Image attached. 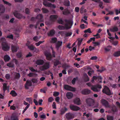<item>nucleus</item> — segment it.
Returning <instances> with one entry per match:
<instances>
[{"label": "nucleus", "instance_id": "f257e3e1", "mask_svg": "<svg viewBox=\"0 0 120 120\" xmlns=\"http://www.w3.org/2000/svg\"><path fill=\"white\" fill-rule=\"evenodd\" d=\"M64 22L66 23L65 27L63 26L59 25L58 26V28L59 29L62 30L65 29H69L71 28L73 23L72 20H65Z\"/></svg>", "mask_w": 120, "mask_h": 120}, {"label": "nucleus", "instance_id": "f03ea898", "mask_svg": "<svg viewBox=\"0 0 120 120\" xmlns=\"http://www.w3.org/2000/svg\"><path fill=\"white\" fill-rule=\"evenodd\" d=\"M1 41L2 42V48L3 50L5 51H8L10 48V46L5 41V39L4 38L1 39Z\"/></svg>", "mask_w": 120, "mask_h": 120}, {"label": "nucleus", "instance_id": "7ed1b4c3", "mask_svg": "<svg viewBox=\"0 0 120 120\" xmlns=\"http://www.w3.org/2000/svg\"><path fill=\"white\" fill-rule=\"evenodd\" d=\"M51 48L52 50V56L50 53L47 51H45L44 52V54L46 57L47 59L48 60H50L51 59L52 57H55V52L53 51V48L51 47Z\"/></svg>", "mask_w": 120, "mask_h": 120}, {"label": "nucleus", "instance_id": "20e7f679", "mask_svg": "<svg viewBox=\"0 0 120 120\" xmlns=\"http://www.w3.org/2000/svg\"><path fill=\"white\" fill-rule=\"evenodd\" d=\"M102 92L103 93L109 95L113 94V93L111 91L109 88L106 86H105L104 89L103 90Z\"/></svg>", "mask_w": 120, "mask_h": 120}, {"label": "nucleus", "instance_id": "39448f33", "mask_svg": "<svg viewBox=\"0 0 120 120\" xmlns=\"http://www.w3.org/2000/svg\"><path fill=\"white\" fill-rule=\"evenodd\" d=\"M49 63L47 62L44 64V65L40 67L39 69L41 71H43L48 69L49 67Z\"/></svg>", "mask_w": 120, "mask_h": 120}, {"label": "nucleus", "instance_id": "423d86ee", "mask_svg": "<svg viewBox=\"0 0 120 120\" xmlns=\"http://www.w3.org/2000/svg\"><path fill=\"white\" fill-rule=\"evenodd\" d=\"M102 88L100 85H97L96 86H93L91 87V89L94 92H99L100 90V89Z\"/></svg>", "mask_w": 120, "mask_h": 120}, {"label": "nucleus", "instance_id": "0eeeda50", "mask_svg": "<svg viewBox=\"0 0 120 120\" xmlns=\"http://www.w3.org/2000/svg\"><path fill=\"white\" fill-rule=\"evenodd\" d=\"M102 78L101 76H93L91 80V82L93 83L94 82V80L98 79L100 82H101V79Z\"/></svg>", "mask_w": 120, "mask_h": 120}, {"label": "nucleus", "instance_id": "6e6552de", "mask_svg": "<svg viewBox=\"0 0 120 120\" xmlns=\"http://www.w3.org/2000/svg\"><path fill=\"white\" fill-rule=\"evenodd\" d=\"M73 102L75 104L79 105L81 104V102L79 98H76L73 101Z\"/></svg>", "mask_w": 120, "mask_h": 120}, {"label": "nucleus", "instance_id": "1a4fd4ad", "mask_svg": "<svg viewBox=\"0 0 120 120\" xmlns=\"http://www.w3.org/2000/svg\"><path fill=\"white\" fill-rule=\"evenodd\" d=\"M71 109L73 110L77 111L80 109L79 107L72 105H71L70 106Z\"/></svg>", "mask_w": 120, "mask_h": 120}, {"label": "nucleus", "instance_id": "9d476101", "mask_svg": "<svg viewBox=\"0 0 120 120\" xmlns=\"http://www.w3.org/2000/svg\"><path fill=\"white\" fill-rule=\"evenodd\" d=\"M64 88L65 89L70 91H75V88L72 87L68 85H65L64 86Z\"/></svg>", "mask_w": 120, "mask_h": 120}, {"label": "nucleus", "instance_id": "9b49d317", "mask_svg": "<svg viewBox=\"0 0 120 120\" xmlns=\"http://www.w3.org/2000/svg\"><path fill=\"white\" fill-rule=\"evenodd\" d=\"M14 15L18 18H24V17L22 16L20 14L19 12L15 11L14 13Z\"/></svg>", "mask_w": 120, "mask_h": 120}, {"label": "nucleus", "instance_id": "f8f14e48", "mask_svg": "<svg viewBox=\"0 0 120 120\" xmlns=\"http://www.w3.org/2000/svg\"><path fill=\"white\" fill-rule=\"evenodd\" d=\"M101 101L102 104L106 107L108 108L110 107V106L109 105L108 102L106 100L102 99L101 100Z\"/></svg>", "mask_w": 120, "mask_h": 120}, {"label": "nucleus", "instance_id": "ddd939ff", "mask_svg": "<svg viewBox=\"0 0 120 120\" xmlns=\"http://www.w3.org/2000/svg\"><path fill=\"white\" fill-rule=\"evenodd\" d=\"M87 104L89 106H91V104H92L94 101L93 99L89 98L87 99L86 100Z\"/></svg>", "mask_w": 120, "mask_h": 120}, {"label": "nucleus", "instance_id": "4468645a", "mask_svg": "<svg viewBox=\"0 0 120 120\" xmlns=\"http://www.w3.org/2000/svg\"><path fill=\"white\" fill-rule=\"evenodd\" d=\"M90 90L87 89H86L82 90L81 91V93L83 94H86L90 93Z\"/></svg>", "mask_w": 120, "mask_h": 120}, {"label": "nucleus", "instance_id": "2eb2a0df", "mask_svg": "<svg viewBox=\"0 0 120 120\" xmlns=\"http://www.w3.org/2000/svg\"><path fill=\"white\" fill-rule=\"evenodd\" d=\"M66 116L68 119H72L74 117L73 115L70 113H67L66 115Z\"/></svg>", "mask_w": 120, "mask_h": 120}, {"label": "nucleus", "instance_id": "dca6fc26", "mask_svg": "<svg viewBox=\"0 0 120 120\" xmlns=\"http://www.w3.org/2000/svg\"><path fill=\"white\" fill-rule=\"evenodd\" d=\"M67 110V109L66 107L61 108L60 110V114L61 115L64 114Z\"/></svg>", "mask_w": 120, "mask_h": 120}, {"label": "nucleus", "instance_id": "f3484780", "mask_svg": "<svg viewBox=\"0 0 120 120\" xmlns=\"http://www.w3.org/2000/svg\"><path fill=\"white\" fill-rule=\"evenodd\" d=\"M19 47L17 46H15L13 45H12L11 49L13 52H14L17 51Z\"/></svg>", "mask_w": 120, "mask_h": 120}, {"label": "nucleus", "instance_id": "a211bd4d", "mask_svg": "<svg viewBox=\"0 0 120 120\" xmlns=\"http://www.w3.org/2000/svg\"><path fill=\"white\" fill-rule=\"evenodd\" d=\"M31 85L32 83L31 81L29 80H27L26 81L25 87L26 88L28 89V88L29 86H30Z\"/></svg>", "mask_w": 120, "mask_h": 120}, {"label": "nucleus", "instance_id": "6ab92c4d", "mask_svg": "<svg viewBox=\"0 0 120 120\" xmlns=\"http://www.w3.org/2000/svg\"><path fill=\"white\" fill-rule=\"evenodd\" d=\"M73 96V94L71 92H68L66 94V97L68 99H71L72 97Z\"/></svg>", "mask_w": 120, "mask_h": 120}, {"label": "nucleus", "instance_id": "aec40b11", "mask_svg": "<svg viewBox=\"0 0 120 120\" xmlns=\"http://www.w3.org/2000/svg\"><path fill=\"white\" fill-rule=\"evenodd\" d=\"M43 18L42 15L41 14H39L37 15L36 18L39 19L40 22H42L43 20L42 19Z\"/></svg>", "mask_w": 120, "mask_h": 120}, {"label": "nucleus", "instance_id": "412c9836", "mask_svg": "<svg viewBox=\"0 0 120 120\" xmlns=\"http://www.w3.org/2000/svg\"><path fill=\"white\" fill-rule=\"evenodd\" d=\"M110 31L112 32L117 31L118 30V28L116 26H114L110 29Z\"/></svg>", "mask_w": 120, "mask_h": 120}, {"label": "nucleus", "instance_id": "4be33fe9", "mask_svg": "<svg viewBox=\"0 0 120 120\" xmlns=\"http://www.w3.org/2000/svg\"><path fill=\"white\" fill-rule=\"evenodd\" d=\"M58 17L57 15H51L50 16V19L52 21H54L56 20Z\"/></svg>", "mask_w": 120, "mask_h": 120}, {"label": "nucleus", "instance_id": "5701e85b", "mask_svg": "<svg viewBox=\"0 0 120 120\" xmlns=\"http://www.w3.org/2000/svg\"><path fill=\"white\" fill-rule=\"evenodd\" d=\"M44 63L43 60H38L36 62V63L38 65H41L42 64Z\"/></svg>", "mask_w": 120, "mask_h": 120}, {"label": "nucleus", "instance_id": "b1692460", "mask_svg": "<svg viewBox=\"0 0 120 120\" xmlns=\"http://www.w3.org/2000/svg\"><path fill=\"white\" fill-rule=\"evenodd\" d=\"M101 30H102L101 29H99L98 31V33L96 35H94L93 36H94L96 37V38L98 39L99 38H100V35L98 33H100Z\"/></svg>", "mask_w": 120, "mask_h": 120}, {"label": "nucleus", "instance_id": "393cba45", "mask_svg": "<svg viewBox=\"0 0 120 120\" xmlns=\"http://www.w3.org/2000/svg\"><path fill=\"white\" fill-rule=\"evenodd\" d=\"M37 75H38L36 74L31 73H30L28 75V76L30 77H35Z\"/></svg>", "mask_w": 120, "mask_h": 120}, {"label": "nucleus", "instance_id": "a878e982", "mask_svg": "<svg viewBox=\"0 0 120 120\" xmlns=\"http://www.w3.org/2000/svg\"><path fill=\"white\" fill-rule=\"evenodd\" d=\"M62 44V41H58L57 42L56 47L57 48H59L61 46V45Z\"/></svg>", "mask_w": 120, "mask_h": 120}, {"label": "nucleus", "instance_id": "bb28decb", "mask_svg": "<svg viewBox=\"0 0 120 120\" xmlns=\"http://www.w3.org/2000/svg\"><path fill=\"white\" fill-rule=\"evenodd\" d=\"M86 12V9H84V7H82L80 9V13L82 14L83 13H85Z\"/></svg>", "mask_w": 120, "mask_h": 120}, {"label": "nucleus", "instance_id": "cd10ccee", "mask_svg": "<svg viewBox=\"0 0 120 120\" xmlns=\"http://www.w3.org/2000/svg\"><path fill=\"white\" fill-rule=\"evenodd\" d=\"M10 59V57L7 55H6L4 56V59L5 61H8Z\"/></svg>", "mask_w": 120, "mask_h": 120}, {"label": "nucleus", "instance_id": "c85d7f7f", "mask_svg": "<svg viewBox=\"0 0 120 120\" xmlns=\"http://www.w3.org/2000/svg\"><path fill=\"white\" fill-rule=\"evenodd\" d=\"M114 56L116 57L118 56H120V51H117L114 52Z\"/></svg>", "mask_w": 120, "mask_h": 120}, {"label": "nucleus", "instance_id": "c756f323", "mask_svg": "<svg viewBox=\"0 0 120 120\" xmlns=\"http://www.w3.org/2000/svg\"><path fill=\"white\" fill-rule=\"evenodd\" d=\"M10 94H11L13 97L17 95V94L15 92V91L14 90L12 91L10 93Z\"/></svg>", "mask_w": 120, "mask_h": 120}, {"label": "nucleus", "instance_id": "7c9ffc66", "mask_svg": "<svg viewBox=\"0 0 120 120\" xmlns=\"http://www.w3.org/2000/svg\"><path fill=\"white\" fill-rule=\"evenodd\" d=\"M111 48V47L110 46H108L107 47H105V51L108 52L109 51Z\"/></svg>", "mask_w": 120, "mask_h": 120}, {"label": "nucleus", "instance_id": "2f4dec72", "mask_svg": "<svg viewBox=\"0 0 120 120\" xmlns=\"http://www.w3.org/2000/svg\"><path fill=\"white\" fill-rule=\"evenodd\" d=\"M64 4L66 6H69L70 4L69 1L68 0H66L64 3Z\"/></svg>", "mask_w": 120, "mask_h": 120}, {"label": "nucleus", "instance_id": "473e14b6", "mask_svg": "<svg viewBox=\"0 0 120 120\" xmlns=\"http://www.w3.org/2000/svg\"><path fill=\"white\" fill-rule=\"evenodd\" d=\"M29 69L31 71H35L36 72H37L38 73L40 72V70L37 71V70H36L34 69V68L32 67H30L29 68Z\"/></svg>", "mask_w": 120, "mask_h": 120}, {"label": "nucleus", "instance_id": "72a5a7b5", "mask_svg": "<svg viewBox=\"0 0 120 120\" xmlns=\"http://www.w3.org/2000/svg\"><path fill=\"white\" fill-rule=\"evenodd\" d=\"M65 11H64L63 12V14L64 15H66L68 13H70L71 12H73V10L71 9L70 12L68 11V10H65Z\"/></svg>", "mask_w": 120, "mask_h": 120}, {"label": "nucleus", "instance_id": "f704fd0d", "mask_svg": "<svg viewBox=\"0 0 120 120\" xmlns=\"http://www.w3.org/2000/svg\"><path fill=\"white\" fill-rule=\"evenodd\" d=\"M55 33V31L54 30H52L50 31L48 34V35L49 36L53 35Z\"/></svg>", "mask_w": 120, "mask_h": 120}, {"label": "nucleus", "instance_id": "c9c22d12", "mask_svg": "<svg viewBox=\"0 0 120 120\" xmlns=\"http://www.w3.org/2000/svg\"><path fill=\"white\" fill-rule=\"evenodd\" d=\"M10 120H19L18 117L16 116H12L11 117Z\"/></svg>", "mask_w": 120, "mask_h": 120}, {"label": "nucleus", "instance_id": "e433bc0d", "mask_svg": "<svg viewBox=\"0 0 120 120\" xmlns=\"http://www.w3.org/2000/svg\"><path fill=\"white\" fill-rule=\"evenodd\" d=\"M26 100L30 103L32 104V99L31 98H27Z\"/></svg>", "mask_w": 120, "mask_h": 120}, {"label": "nucleus", "instance_id": "4c0bfd02", "mask_svg": "<svg viewBox=\"0 0 120 120\" xmlns=\"http://www.w3.org/2000/svg\"><path fill=\"white\" fill-rule=\"evenodd\" d=\"M14 76L16 78H18L20 77V75L19 74L15 73L14 74Z\"/></svg>", "mask_w": 120, "mask_h": 120}, {"label": "nucleus", "instance_id": "58836bf2", "mask_svg": "<svg viewBox=\"0 0 120 120\" xmlns=\"http://www.w3.org/2000/svg\"><path fill=\"white\" fill-rule=\"evenodd\" d=\"M84 76L85 78H86V81H89L90 79L86 74H84Z\"/></svg>", "mask_w": 120, "mask_h": 120}, {"label": "nucleus", "instance_id": "ea45409f", "mask_svg": "<svg viewBox=\"0 0 120 120\" xmlns=\"http://www.w3.org/2000/svg\"><path fill=\"white\" fill-rule=\"evenodd\" d=\"M93 43L94 44V46H96L100 45V43L99 42H93Z\"/></svg>", "mask_w": 120, "mask_h": 120}, {"label": "nucleus", "instance_id": "a19ab883", "mask_svg": "<svg viewBox=\"0 0 120 120\" xmlns=\"http://www.w3.org/2000/svg\"><path fill=\"white\" fill-rule=\"evenodd\" d=\"M113 117L112 116L108 115L107 116V119L108 120H113Z\"/></svg>", "mask_w": 120, "mask_h": 120}, {"label": "nucleus", "instance_id": "79ce46f5", "mask_svg": "<svg viewBox=\"0 0 120 120\" xmlns=\"http://www.w3.org/2000/svg\"><path fill=\"white\" fill-rule=\"evenodd\" d=\"M30 106V104L28 105L26 107L24 108L22 112V113L23 114L27 110V109L29 108Z\"/></svg>", "mask_w": 120, "mask_h": 120}, {"label": "nucleus", "instance_id": "37998d69", "mask_svg": "<svg viewBox=\"0 0 120 120\" xmlns=\"http://www.w3.org/2000/svg\"><path fill=\"white\" fill-rule=\"evenodd\" d=\"M72 33L71 32H68L66 33L65 34V35L66 37H68L71 36Z\"/></svg>", "mask_w": 120, "mask_h": 120}, {"label": "nucleus", "instance_id": "c03bdc74", "mask_svg": "<svg viewBox=\"0 0 120 120\" xmlns=\"http://www.w3.org/2000/svg\"><path fill=\"white\" fill-rule=\"evenodd\" d=\"M83 115L86 116L87 117H88L89 116H92V114L91 113H89L88 114H86V113L85 112L83 113Z\"/></svg>", "mask_w": 120, "mask_h": 120}, {"label": "nucleus", "instance_id": "a18cd8bd", "mask_svg": "<svg viewBox=\"0 0 120 120\" xmlns=\"http://www.w3.org/2000/svg\"><path fill=\"white\" fill-rule=\"evenodd\" d=\"M42 10L43 12L44 13H46L49 12L48 10L45 8H42Z\"/></svg>", "mask_w": 120, "mask_h": 120}, {"label": "nucleus", "instance_id": "49530a36", "mask_svg": "<svg viewBox=\"0 0 120 120\" xmlns=\"http://www.w3.org/2000/svg\"><path fill=\"white\" fill-rule=\"evenodd\" d=\"M58 22L60 24H63L64 23V21H63L61 19H60L58 20Z\"/></svg>", "mask_w": 120, "mask_h": 120}, {"label": "nucleus", "instance_id": "de8ad7c7", "mask_svg": "<svg viewBox=\"0 0 120 120\" xmlns=\"http://www.w3.org/2000/svg\"><path fill=\"white\" fill-rule=\"evenodd\" d=\"M40 117L41 118L43 119L46 118V116L44 113H43L42 115H41Z\"/></svg>", "mask_w": 120, "mask_h": 120}, {"label": "nucleus", "instance_id": "09e8293b", "mask_svg": "<svg viewBox=\"0 0 120 120\" xmlns=\"http://www.w3.org/2000/svg\"><path fill=\"white\" fill-rule=\"evenodd\" d=\"M7 65L10 67H14V65L12 62L10 63L7 64Z\"/></svg>", "mask_w": 120, "mask_h": 120}, {"label": "nucleus", "instance_id": "8fccbe9b", "mask_svg": "<svg viewBox=\"0 0 120 120\" xmlns=\"http://www.w3.org/2000/svg\"><path fill=\"white\" fill-rule=\"evenodd\" d=\"M3 90L4 91L6 90L7 89V84L6 83H4L3 85Z\"/></svg>", "mask_w": 120, "mask_h": 120}, {"label": "nucleus", "instance_id": "3c124183", "mask_svg": "<svg viewBox=\"0 0 120 120\" xmlns=\"http://www.w3.org/2000/svg\"><path fill=\"white\" fill-rule=\"evenodd\" d=\"M59 94V93L58 92L55 91L54 92L53 95L55 97L57 96Z\"/></svg>", "mask_w": 120, "mask_h": 120}, {"label": "nucleus", "instance_id": "603ef678", "mask_svg": "<svg viewBox=\"0 0 120 120\" xmlns=\"http://www.w3.org/2000/svg\"><path fill=\"white\" fill-rule=\"evenodd\" d=\"M28 47L29 48L30 50H33L34 49H36V48H34V46L32 45H31L30 46H28Z\"/></svg>", "mask_w": 120, "mask_h": 120}, {"label": "nucleus", "instance_id": "864d4df0", "mask_svg": "<svg viewBox=\"0 0 120 120\" xmlns=\"http://www.w3.org/2000/svg\"><path fill=\"white\" fill-rule=\"evenodd\" d=\"M115 11L116 15H118L119 13L120 14V9H116Z\"/></svg>", "mask_w": 120, "mask_h": 120}, {"label": "nucleus", "instance_id": "5fc2aeb1", "mask_svg": "<svg viewBox=\"0 0 120 120\" xmlns=\"http://www.w3.org/2000/svg\"><path fill=\"white\" fill-rule=\"evenodd\" d=\"M84 32L85 33H91V32L90 30V28L84 31Z\"/></svg>", "mask_w": 120, "mask_h": 120}, {"label": "nucleus", "instance_id": "6e6d98bb", "mask_svg": "<svg viewBox=\"0 0 120 120\" xmlns=\"http://www.w3.org/2000/svg\"><path fill=\"white\" fill-rule=\"evenodd\" d=\"M39 39L40 38L37 36L34 37L33 38L34 40L36 41H38Z\"/></svg>", "mask_w": 120, "mask_h": 120}, {"label": "nucleus", "instance_id": "4d7b16f0", "mask_svg": "<svg viewBox=\"0 0 120 120\" xmlns=\"http://www.w3.org/2000/svg\"><path fill=\"white\" fill-rule=\"evenodd\" d=\"M57 41V39L56 38H53L52 39L51 42L52 43H55Z\"/></svg>", "mask_w": 120, "mask_h": 120}, {"label": "nucleus", "instance_id": "13d9d810", "mask_svg": "<svg viewBox=\"0 0 120 120\" xmlns=\"http://www.w3.org/2000/svg\"><path fill=\"white\" fill-rule=\"evenodd\" d=\"M94 71H89L88 72V74L89 76H91L92 74V73H94Z\"/></svg>", "mask_w": 120, "mask_h": 120}, {"label": "nucleus", "instance_id": "bf43d9fd", "mask_svg": "<svg viewBox=\"0 0 120 120\" xmlns=\"http://www.w3.org/2000/svg\"><path fill=\"white\" fill-rule=\"evenodd\" d=\"M53 98L52 97H50L48 99V101L49 102H51L53 101Z\"/></svg>", "mask_w": 120, "mask_h": 120}, {"label": "nucleus", "instance_id": "052dcab7", "mask_svg": "<svg viewBox=\"0 0 120 120\" xmlns=\"http://www.w3.org/2000/svg\"><path fill=\"white\" fill-rule=\"evenodd\" d=\"M11 109L14 110L16 109L14 105H11L10 108Z\"/></svg>", "mask_w": 120, "mask_h": 120}, {"label": "nucleus", "instance_id": "680f3d73", "mask_svg": "<svg viewBox=\"0 0 120 120\" xmlns=\"http://www.w3.org/2000/svg\"><path fill=\"white\" fill-rule=\"evenodd\" d=\"M7 37L8 38L13 39V36L12 34H10L8 35Z\"/></svg>", "mask_w": 120, "mask_h": 120}, {"label": "nucleus", "instance_id": "e2e57ef3", "mask_svg": "<svg viewBox=\"0 0 120 120\" xmlns=\"http://www.w3.org/2000/svg\"><path fill=\"white\" fill-rule=\"evenodd\" d=\"M44 42V41H39L38 42L36 43L35 44V45L37 46H38L39 45H40V44H41L43 42Z\"/></svg>", "mask_w": 120, "mask_h": 120}, {"label": "nucleus", "instance_id": "0e129e2a", "mask_svg": "<svg viewBox=\"0 0 120 120\" xmlns=\"http://www.w3.org/2000/svg\"><path fill=\"white\" fill-rule=\"evenodd\" d=\"M60 64V63L59 61L58 60H56V61L54 62V65L55 66H56Z\"/></svg>", "mask_w": 120, "mask_h": 120}, {"label": "nucleus", "instance_id": "69168bd1", "mask_svg": "<svg viewBox=\"0 0 120 120\" xmlns=\"http://www.w3.org/2000/svg\"><path fill=\"white\" fill-rule=\"evenodd\" d=\"M89 50L90 51H91L93 50H94L95 48L94 47L90 46L89 47Z\"/></svg>", "mask_w": 120, "mask_h": 120}, {"label": "nucleus", "instance_id": "338daca9", "mask_svg": "<svg viewBox=\"0 0 120 120\" xmlns=\"http://www.w3.org/2000/svg\"><path fill=\"white\" fill-rule=\"evenodd\" d=\"M5 77L7 79H9L10 78V75L8 74H7L6 75Z\"/></svg>", "mask_w": 120, "mask_h": 120}, {"label": "nucleus", "instance_id": "774afa93", "mask_svg": "<svg viewBox=\"0 0 120 120\" xmlns=\"http://www.w3.org/2000/svg\"><path fill=\"white\" fill-rule=\"evenodd\" d=\"M79 8L78 7H76L75 8V11L76 12H79Z\"/></svg>", "mask_w": 120, "mask_h": 120}]
</instances>
